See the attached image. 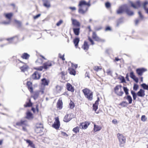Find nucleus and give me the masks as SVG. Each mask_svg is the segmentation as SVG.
I'll return each mask as SVG.
<instances>
[{"instance_id":"obj_15","label":"nucleus","mask_w":148,"mask_h":148,"mask_svg":"<svg viewBox=\"0 0 148 148\" xmlns=\"http://www.w3.org/2000/svg\"><path fill=\"white\" fill-rule=\"evenodd\" d=\"M52 66L51 62L49 61L46 62L44 63L43 65V68L45 69H47L49 68L50 67Z\"/></svg>"},{"instance_id":"obj_7","label":"nucleus","mask_w":148,"mask_h":148,"mask_svg":"<svg viewBox=\"0 0 148 148\" xmlns=\"http://www.w3.org/2000/svg\"><path fill=\"white\" fill-rule=\"evenodd\" d=\"M43 128V126L42 124H37L36 125L35 131L37 133L40 132L42 131Z\"/></svg>"},{"instance_id":"obj_3","label":"nucleus","mask_w":148,"mask_h":148,"mask_svg":"<svg viewBox=\"0 0 148 148\" xmlns=\"http://www.w3.org/2000/svg\"><path fill=\"white\" fill-rule=\"evenodd\" d=\"M85 97L89 100H92V92L88 88H85L82 90Z\"/></svg>"},{"instance_id":"obj_57","label":"nucleus","mask_w":148,"mask_h":148,"mask_svg":"<svg viewBox=\"0 0 148 148\" xmlns=\"http://www.w3.org/2000/svg\"><path fill=\"white\" fill-rule=\"evenodd\" d=\"M22 123H23V122H22L21 120L20 121L16 123V124L17 125L22 126V124H23Z\"/></svg>"},{"instance_id":"obj_62","label":"nucleus","mask_w":148,"mask_h":148,"mask_svg":"<svg viewBox=\"0 0 148 148\" xmlns=\"http://www.w3.org/2000/svg\"><path fill=\"white\" fill-rule=\"evenodd\" d=\"M69 8L73 11L76 10V8L75 7H70Z\"/></svg>"},{"instance_id":"obj_38","label":"nucleus","mask_w":148,"mask_h":148,"mask_svg":"<svg viewBox=\"0 0 148 148\" xmlns=\"http://www.w3.org/2000/svg\"><path fill=\"white\" fill-rule=\"evenodd\" d=\"M79 127H77L73 129V131L75 133H77L79 132Z\"/></svg>"},{"instance_id":"obj_2","label":"nucleus","mask_w":148,"mask_h":148,"mask_svg":"<svg viewBox=\"0 0 148 148\" xmlns=\"http://www.w3.org/2000/svg\"><path fill=\"white\" fill-rule=\"evenodd\" d=\"M124 12H125L128 16H132L134 14L133 12L130 10L129 7L127 5L120 7L116 11L118 14L122 13Z\"/></svg>"},{"instance_id":"obj_49","label":"nucleus","mask_w":148,"mask_h":148,"mask_svg":"<svg viewBox=\"0 0 148 148\" xmlns=\"http://www.w3.org/2000/svg\"><path fill=\"white\" fill-rule=\"evenodd\" d=\"M94 69L95 70L98 71L99 70H101V68L97 66H96L94 67Z\"/></svg>"},{"instance_id":"obj_26","label":"nucleus","mask_w":148,"mask_h":148,"mask_svg":"<svg viewBox=\"0 0 148 148\" xmlns=\"http://www.w3.org/2000/svg\"><path fill=\"white\" fill-rule=\"evenodd\" d=\"M79 39L78 38H76L74 40V43L76 48H77L78 46V44L79 42Z\"/></svg>"},{"instance_id":"obj_12","label":"nucleus","mask_w":148,"mask_h":148,"mask_svg":"<svg viewBox=\"0 0 148 148\" xmlns=\"http://www.w3.org/2000/svg\"><path fill=\"white\" fill-rule=\"evenodd\" d=\"M147 71V69H145L142 68L141 69H136V71L137 73L139 75H142L143 73Z\"/></svg>"},{"instance_id":"obj_10","label":"nucleus","mask_w":148,"mask_h":148,"mask_svg":"<svg viewBox=\"0 0 148 148\" xmlns=\"http://www.w3.org/2000/svg\"><path fill=\"white\" fill-rule=\"evenodd\" d=\"M60 126V123L59 119L58 118H56V119L55 122L52 125V126L55 128L57 129Z\"/></svg>"},{"instance_id":"obj_63","label":"nucleus","mask_w":148,"mask_h":148,"mask_svg":"<svg viewBox=\"0 0 148 148\" xmlns=\"http://www.w3.org/2000/svg\"><path fill=\"white\" fill-rule=\"evenodd\" d=\"M62 135L64 136H68V135L65 132H61Z\"/></svg>"},{"instance_id":"obj_47","label":"nucleus","mask_w":148,"mask_h":148,"mask_svg":"<svg viewBox=\"0 0 148 148\" xmlns=\"http://www.w3.org/2000/svg\"><path fill=\"white\" fill-rule=\"evenodd\" d=\"M43 68V66H40L38 67H35L34 69L39 71H42Z\"/></svg>"},{"instance_id":"obj_21","label":"nucleus","mask_w":148,"mask_h":148,"mask_svg":"<svg viewBox=\"0 0 148 148\" xmlns=\"http://www.w3.org/2000/svg\"><path fill=\"white\" fill-rule=\"evenodd\" d=\"M94 126L93 130L95 132L99 131L101 129V127L100 126L96 125L95 124H94Z\"/></svg>"},{"instance_id":"obj_23","label":"nucleus","mask_w":148,"mask_h":148,"mask_svg":"<svg viewBox=\"0 0 148 148\" xmlns=\"http://www.w3.org/2000/svg\"><path fill=\"white\" fill-rule=\"evenodd\" d=\"M99 100V98H98V99L95 102V103L93 105V109L96 111L98 108V102Z\"/></svg>"},{"instance_id":"obj_32","label":"nucleus","mask_w":148,"mask_h":148,"mask_svg":"<svg viewBox=\"0 0 148 148\" xmlns=\"http://www.w3.org/2000/svg\"><path fill=\"white\" fill-rule=\"evenodd\" d=\"M123 21V19L122 18H120L118 19L116 22V26L117 27L119 26V25Z\"/></svg>"},{"instance_id":"obj_37","label":"nucleus","mask_w":148,"mask_h":148,"mask_svg":"<svg viewBox=\"0 0 148 148\" xmlns=\"http://www.w3.org/2000/svg\"><path fill=\"white\" fill-rule=\"evenodd\" d=\"M66 74V72L65 71H62L59 74V75L62 78L64 79V76Z\"/></svg>"},{"instance_id":"obj_34","label":"nucleus","mask_w":148,"mask_h":148,"mask_svg":"<svg viewBox=\"0 0 148 148\" xmlns=\"http://www.w3.org/2000/svg\"><path fill=\"white\" fill-rule=\"evenodd\" d=\"M43 62V60L42 59L40 58H38V59L36 61V63L37 64H40Z\"/></svg>"},{"instance_id":"obj_29","label":"nucleus","mask_w":148,"mask_h":148,"mask_svg":"<svg viewBox=\"0 0 148 148\" xmlns=\"http://www.w3.org/2000/svg\"><path fill=\"white\" fill-rule=\"evenodd\" d=\"M26 140L27 143L29 144V146L32 148H35V145L32 141L29 140Z\"/></svg>"},{"instance_id":"obj_44","label":"nucleus","mask_w":148,"mask_h":148,"mask_svg":"<svg viewBox=\"0 0 148 148\" xmlns=\"http://www.w3.org/2000/svg\"><path fill=\"white\" fill-rule=\"evenodd\" d=\"M69 106H70V108L71 109L73 108L75 106L74 103L71 101V102L69 103Z\"/></svg>"},{"instance_id":"obj_36","label":"nucleus","mask_w":148,"mask_h":148,"mask_svg":"<svg viewBox=\"0 0 148 148\" xmlns=\"http://www.w3.org/2000/svg\"><path fill=\"white\" fill-rule=\"evenodd\" d=\"M62 102L61 101L59 100L57 103V107L60 109H61L62 108Z\"/></svg>"},{"instance_id":"obj_24","label":"nucleus","mask_w":148,"mask_h":148,"mask_svg":"<svg viewBox=\"0 0 148 148\" xmlns=\"http://www.w3.org/2000/svg\"><path fill=\"white\" fill-rule=\"evenodd\" d=\"M69 73L72 75H75L76 74V72L75 70L73 68L70 67L69 69Z\"/></svg>"},{"instance_id":"obj_35","label":"nucleus","mask_w":148,"mask_h":148,"mask_svg":"<svg viewBox=\"0 0 148 148\" xmlns=\"http://www.w3.org/2000/svg\"><path fill=\"white\" fill-rule=\"evenodd\" d=\"M5 17L7 18L10 19L11 18L12 16V13H9L7 14H4Z\"/></svg>"},{"instance_id":"obj_52","label":"nucleus","mask_w":148,"mask_h":148,"mask_svg":"<svg viewBox=\"0 0 148 148\" xmlns=\"http://www.w3.org/2000/svg\"><path fill=\"white\" fill-rule=\"evenodd\" d=\"M146 118L145 115L142 116L141 118V120L143 121H145L146 120Z\"/></svg>"},{"instance_id":"obj_1","label":"nucleus","mask_w":148,"mask_h":148,"mask_svg":"<svg viewBox=\"0 0 148 148\" xmlns=\"http://www.w3.org/2000/svg\"><path fill=\"white\" fill-rule=\"evenodd\" d=\"M90 5V1L88 2H86L84 0L80 1L78 5L79 12L81 14H84L88 11V8L87 7V6L89 7Z\"/></svg>"},{"instance_id":"obj_42","label":"nucleus","mask_w":148,"mask_h":148,"mask_svg":"<svg viewBox=\"0 0 148 148\" xmlns=\"http://www.w3.org/2000/svg\"><path fill=\"white\" fill-rule=\"evenodd\" d=\"M142 87L145 90H148V85L145 84H143L141 85Z\"/></svg>"},{"instance_id":"obj_6","label":"nucleus","mask_w":148,"mask_h":148,"mask_svg":"<svg viewBox=\"0 0 148 148\" xmlns=\"http://www.w3.org/2000/svg\"><path fill=\"white\" fill-rule=\"evenodd\" d=\"M73 117V114H67L65 116L63 119V121L65 122H68Z\"/></svg>"},{"instance_id":"obj_28","label":"nucleus","mask_w":148,"mask_h":148,"mask_svg":"<svg viewBox=\"0 0 148 148\" xmlns=\"http://www.w3.org/2000/svg\"><path fill=\"white\" fill-rule=\"evenodd\" d=\"M29 55L27 53H24L22 54L21 57L23 59L27 60L29 58Z\"/></svg>"},{"instance_id":"obj_39","label":"nucleus","mask_w":148,"mask_h":148,"mask_svg":"<svg viewBox=\"0 0 148 148\" xmlns=\"http://www.w3.org/2000/svg\"><path fill=\"white\" fill-rule=\"evenodd\" d=\"M56 91L58 93H59L62 89V87L59 86H56Z\"/></svg>"},{"instance_id":"obj_27","label":"nucleus","mask_w":148,"mask_h":148,"mask_svg":"<svg viewBox=\"0 0 148 148\" xmlns=\"http://www.w3.org/2000/svg\"><path fill=\"white\" fill-rule=\"evenodd\" d=\"M73 32L75 35H79L80 30L79 28H73Z\"/></svg>"},{"instance_id":"obj_19","label":"nucleus","mask_w":148,"mask_h":148,"mask_svg":"<svg viewBox=\"0 0 148 148\" xmlns=\"http://www.w3.org/2000/svg\"><path fill=\"white\" fill-rule=\"evenodd\" d=\"M28 89L31 92H33V88L32 86V83L30 82H28L27 84Z\"/></svg>"},{"instance_id":"obj_43","label":"nucleus","mask_w":148,"mask_h":148,"mask_svg":"<svg viewBox=\"0 0 148 148\" xmlns=\"http://www.w3.org/2000/svg\"><path fill=\"white\" fill-rule=\"evenodd\" d=\"M21 121L23 122V124L22 125V126H27L28 125L27 122L26 120H21Z\"/></svg>"},{"instance_id":"obj_60","label":"nucleus","mask_w":148,"mask_h":148,"mask_svg":"<svg viewBox=\"0 0 148 148\" xmlns=\"http://www.w3.org/2000/svg\"><path fill=\"white\" fill-rule=\"evenodd\" d=\"M88 40H89V41L91 43V44L92 45H93L94 44V43L92 39L90 37H88Z\"/></svg>"},{"instance_id":"obj_59","label":"nucleus","mask_w":148,"mask_h":148,"mask_svg":"<svg viewBox=\"0 0 148 148\" xmlns=\"http://www.w3.org/2000/svg\"><path fill=\"white\" fill-rule=\"evenodd\" d=\"M138 14L139 15V17L141 19H143L144 17L143 15L140 12H138Z\"/></svg>"},{"instance_id":"obj_64","label":"nucleus","mask_w":148,"mask_h":148,"mask_svg":"<svg viewBox=\"0 0 148 148\" xmlns=\"http://www.w3.org/2000/svg\"><path fill=\"white\" fill-rule=\"evenodd\" d=\"M40 15L41 14H38L37 15H36L34 16V19H37L38 17H39V16H40Z\"/></svg>"},{"instance_id":"obj_46","label":"nucleus","mask_w":148,"mask_h":148,"mask_svg":"<svg viewBox=\"0 0 148 148\" xmlns=\"http://www.w3.org/2000/svg\"><path fill=\"white\" fill-rule=\"evenodd\" d=\"M38 92H35L34 95L33 96L34 98V99H36L38 97Z\"/></svg>"},{"instance_id":"obj_25","label":"nucleus","mask_w":148,"mask_h":148,"mask_svg":"<svg viewBox=\"0 0 148 148\" xmlns=\"http://www.w3.org/2000/svg\"><path fill=\"white\" fill-rule=\"evenodd\" d=\"M82 48L85 51L88 50L89 48V45L87 42L85 41L84 42V44Z\"/></svg>"},{"instance_id":"obj_56","label":"nucleus","mask_w":148,"mask_h":148,"mask_svg":"<svg viewBox=\"0 0 148 148\" xmlns=\"http://www.w3.org/2000/svg\"><path fill=\"white\" fill-rule=\"evenodd\" d=\"M10 23V20L9 21H3L2 22V23L5 24V25H8Z\"/></svg>"},{"instance_id":"obj_40","label":"nucleus","mask_w":148,"mask_h":148,"mask_svg":"<svg viewBox=\"0 0 148 148\" xmlns=\"http://www.w3.org/2000/svg\"><path fill=\"white\" fill-rule=\"evenodd\" d=\"M118 79L121 81V82L122 83L126 82L125 79L124 77L122 76H121L119 77Z\"/></svg>"},{"instance_id":"obj_58","label":"nucleus","mask_w":148,"mask_h":148,"mask_svg":"<svg viewBox=\"0 0 148 148\" xmlns=\"http://www.w3.org/2000/svg\"><path fill=\"white\" fill-rule=\"evenodd\" d=\"M140 22V20L139 19H137L135 20V24L136 25H137L138 23H139Z\"/></svg>"},{"instance_id":"obj_50","label":"nucleus","mask_w":148,"mask_h":148,"mask_svg":"<svg viewBox=\"0 0 148 148\" xmlns=\"http://www.w3.org/2000/svg\"><path fill=\"white\" fill-rule=\"evenodd\" d=\"M148 4V1H145L143 4V6L144 9H145V8H147L146 7V5Z\"/></svg>"},{"instance_id":"obj_61","label":"nucleus","mask_w":148,"mask_h":148,"mask_svg":"<svg viewBox=\"0 0 148 148\" xmlns=\"http://www.w3.org/2000/svg\"><path fill=\"white\" fill-rule=\"evenodd\" d=\"M88 40H89V41L91 43V44L92 45H93L94 44V43L92 39L90 37H88Z\"/></svg>"},{"instance_id":"obj_54","label":"nucleus","mask_w":148,"mask_h":148,"mask_svg":"<svg viewBox=\"0 0 148 148\" xmlns=\"http://www.w3.org/2000/svg\"><path fill=\"white\" fill-rule=\"evenodd\" d=\"M105 6L106 8H109L110 7V4L109 2H107L105 3Z\"/></svg>"},{"instance_id":"obj_17","label":"nucleus","mask_w":148,"mask_h":148,"mask_svg":"<svg viewBox=\"0 0 148 148\" xmlns=\"http://www.w3.org/2000/svg\"><path fill=\"white\" fill-rule=\"evenodd\" d=\"M137 95L139 97H143L145 95V91L142 89H140L139 91L137 93Z\"/></svg>"},{"instance_id":"obj_55","label":"nucleus","mask_w":148,"mask_h":148,"mask_svg":"<svg viewBox=\"0 0 148 148\" xmlns=\"http://www.w3.org/2000/svg\"><path fill=\"white\" fill-rule=\"evenodd\" d=\"M138 86L136 84H134L133 87V89L135 90H136L138 88Z\"/></svg>"},{"instance_id":"obj_51","label":"nucleus","mask_w":148,"mask_h":148,"mask_svg":"<svg viewBox=\"0 0 148 148\" xmlns=\"http://www.w3.org/2000/svg\"><path fill=\"white\" fill-rule=\"evenodd\" d=\"M63 23V21L61 20L59 21L57 23L56 25L58 26H60Z\"/></svg>"},{"instance_id":"obj_5","label":"nucleus","mask_w":148,"mask_h":148,"mask_svg":"<svg viewBox=\"0 0 148 148\" xmlns=\"http://www.w3.org/2000/svg\"><path fill=\"white\" fill-rule=\"evenodd\" d=\"M122 86L118 85L114 88V91L115 93L118 96H121L123 94V92L122 90Z\"/></svg>"},{"instance_id":"obj_8","label":"nucleus","mask_w":148,"mask_h":148,"mask_svg":"<svg viewBox=\"0 0 148 148\" xmlns=\"http://www.w3.org/2000/svg\"><path fill=\"white\" fill-rule=\"evenodd\" d=\"M71 20L72 24L73 26L76 27H78L80 26V23L77 20L72 18H71Z\"/></svg>"},{"instance_id":"obj_31","label":"nucleus","mask_w":148,"mask_h":148,"mask_svg":"<svg viewBox=\"0 0 148 148\" xmlns=\"http://www.w3.org/2000/svg\"><path fill=\"white\" fill-rule=\"evenodd\" d=\"M42 84L44 86L48 85L49 82L45 78H43L42 79Z\"/></svg>"},{"instance_id":"obj_13","label":"nucleus","mask_w":148,"mask_h":148,"mask_svg":"<svg viewBox=\"0 0 148 148\" xmlns=\"http://www.w3.org/2000/svg\"><path fill=\"white\" fill-rule=\"evenodd\" d=\"M92 37L95 41H104V40L100 39L97 35L95 32H93L92 35Z\"/></svg>"},{"instance_id":"obj_18","label":"nucleus","mask_w":148,"mask_h":148,"mask_svg":"<svg viewBox=\"0 0 148 148\" xmlns=\"http://www.w3.org/2000/svg\"><path fill=\"white\" fill-rule=\"evenodd\" d=\"M43 5L47 8H49L51 7L50 1L48 0H43Z\"/></svg>"},{"instance_id":"obj_41","label":"nucleus","mask_w":148,"mask_h":148,"mask_svg":"<svg viewBox=\"0 0 148 148\" xmlns=\"http://www.w3.org/2000/svg\"><path fill=\"white\" fill-rule=\"evenodd\" d=\"M32 105V103L31 102L30 99H29V102L26 103V105H24L25 107H30Z\"/></svg>"},{"instance_id":"obj_9","label":"nucleus","mask_w":148,"mask_h":148,"mask_svg":"<svg viewBox=\"0 0 148 148\" xmlns=\"http://www.w3.org/2000/svg\"><path fill=\"white\" fill-rule=\"evenodd\" d=\"M90 123L89 122H85L80 123L79 125V127L81 128L82 129H86L88 126L90 124Z\"/></svg>"},{"instance_id":"obj_48","label":"nucleus","mask_w":148,"mask_h":148,"mask_svg":"<svg viewBox=\"0 0 148 148\" xmlns=\"http://www.w3.org/2000/svg\"><path fill=\"white\" fill-rule=\"evenodd\" d=\"M130 77L133 79L136 77L134 74L133 72H132L130 73Z\"/></svg>"},{"instance_id":"obj_22","label":"nucleus","mask_w":148,"mask_h":148,"mask_svg":"<svg viewBox=\"0 0 148 148\" xmlns=\"http://www.w3.org/2000/svg\"><path fill=\"white\" fill-rule=\"evenodd\" d=\"M66 86L67 89L69 91H71L72 92L74 91V88L70 84L67 83L66 84Z\"/></svg>"},{"instance_id":"obj_33","label":"nucleus","mask_w":148,"mask_h":148,"mask_svg":"<svg viewBox=\"0 0 148 148\" xmlns=\"http://www.w3.org/2000/svg\"><path fill=\"white\" fill-rule=\"evenodd\" d=\"M126 99L129 102V104H131L132 102V99L131 96L129 95H127L126 97Z\"/></svg>"},{"instance_id":"obj_30","label":"nucleus","mask_w":148,"mask_h":148,"mask_svg":"<svg viewBox=\"0 0 148 148\" xmlns=\"http://www.w3.org/2000/svg\"><path fill=\"white\" fill-rule=\"evenodd\" d=\"M28 66L25 64V65L21 67L20 68L21 71L24 72H25V71L27 70V69H28Z\"/></svg>"},{"instance_id":"obj_45","label":"nucleus","mask_w":148,"mask_h":148,"mask_svg":"<svg viewBox=\"0 0 148 148\" xmlns=\"http://www.w3.org/2000/svg\"><path fill=\"white\" fill-rule=\"evenodd\" d=\"M123 90L126 95L128 94V89L126 87H123Z\"/></svg>"},{"instance_id":"obj_14","label":"nucleus","mask_w":148,"mask_h":148,"mask_svg":"<svg viewBox=\"0 0 148 148\" xmlns=\"http://www.w3.org/2000/svg\"><path fill=\"white\" fill-rule=\"evenodd\" d=\"M40 77V75L37 71H36L32 75V78L34 79H39Z\"/></svg>"},{"instance_id":"obj_4","label":"nucleus","mask_w":148,"mask_h":148,"mask_svg":"<svg viewBox=\"0 0 148 148\" xmlns=\"http://www.w3.org/2000/svg\"><path fill=\"white\" fill-rule=\"evenodd\" d=\"M117 136L119 141L120 146L123 147L125 143L126 138L122 134L119 133L117 134Z\"/></svg>"},{"instance_id":"obj_20","label":"nucleus","mask_w":148,"mask_h":148,"mask_svg":"<svg viewBox=\"0 0 148 148\" xmlns=\"http://www.w3.org/2000/svg\"><path fill=\"white\" fill-rule=\"evenodd\" d=\"M26 118L29 120L32 119L33 118L32 114L29 111H28L26 113Z\"/></svg>"},{"instance_id":"obj_11","label":"nucleus","mask_w":148,"mask_h":148,"mask_svg":"<svg viewBox=\"0 0 148 148\" xmlns=\"http://www.w3.org/2000/svg\"><path fill=\"white\" fill-rule=\"evenodd\" d=\"M131 6L135 9H137L139 8L140 5V3L139 1H137L135 4L131 2Z\"/></svg>"},{"instance_id":"obj_16","label":"nucleus","mask_w":148,"mask_h":148,"mask_svg":"<svg viewBox=\"0 0 148 148\" xmlns=\"http://www.w3.org/2000/svg\"><path fill=\"white\" fill-rule=\"evenodd\" d=\"M7 40L10 43H16L18 40V38L17 37H14L10 38H8Z\"/></svg>"},{"instance_id":"obj_53","label":"nucleus","mask_w":148,"mask_h":148,"mask_svg":"<svg viewBox=\"0 0 148 148\" xmlns=\"http://www.w3.org/2000/svg\"><path fill=\"white\" fill-rule=\"evenodd\" d=\"M77 67V64H73L72 63L71 64V68H73V69L74 68L76 69Z\"/></svg>"}]
</instances>
